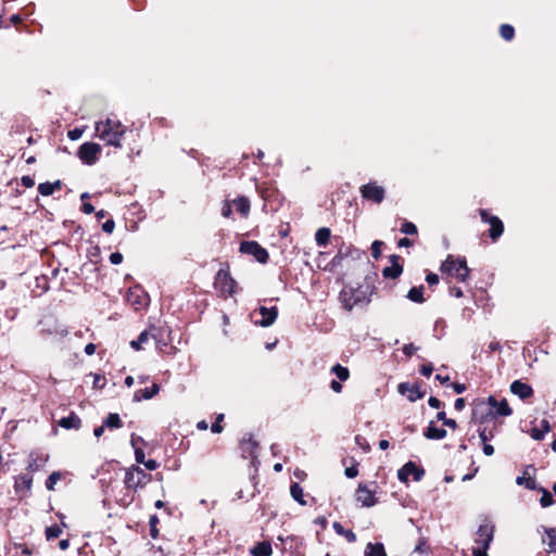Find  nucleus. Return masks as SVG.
<instances>
[{
    "label": "nucleus",
    "instance_id": "f257e3e1",
    "mask_svg": "<svg viewBox=\"0 0 556 556\" xmlns=\"http://www.w3.org/2000/svg\"><path fill=\"white\" fill-rule=\"evenodd\" d=\"M96 136L105 142L108 146L115 148L122 147V138L127 131V127L124 126L118 119L106 117L103 121H99L94 125Z\"/></svg>",
    "mask_w": 556,
    "mask_h": 556
},
{
    "label": "nucleus",
    "instance_id": "f03ea898",
    "mask_svg": "<svg viewBox=\"0 0 556 556\" xmlns=\"http://www.w3.org/2000/svg\"><path fill=\"white\" fill-rule=\"evenodd\" d=\"M441 270L462 282L466 281L469 276V268L464 257L455 258L454 256L448 255L442 263Z\"/></svg>",
    "mask_w": 556,
    "mask_h": 556
},
{
    "label": "nucleus",
    "instance_id": "7ed1b4c3",
    "mask_svg": "<svg viewBox=\"0 0 556 556\" xmlns=\"http://www.w3.org/2000/svg\"><path fill=\"white\" fill-rule=\"evenodd\" d=\"M339 299L346 311H352L356 305L369 302L364 290L352 287L344 288L340 292Z\"/></svg>",
    "mask_w": 556,
    "mask_h": 556
},
{
    "label": "nucleus",
    "instance_id": "20e7f679",
    "mask_svg": "<svg viewBox=\"0 0 556 556\" xmlns=\"http://www.w3.org/2000/svg\"><path fill=\"white\" fill-rule=\"evenodd\" d=\"M214 288L224 298L236 293L237 282L226 269H219L214 279Z\"/></svg>",
    "mask_w": 556,
    "mask_h": 556
},
{
    "label": "nucleus",
    "instance_id": "39448f33",
    "mask_svg": "<svg viewBox=\"0 0 556 556\" xmlns=\"http://www.w3.org/2000/svg\"><path fill=\"white\" fill-rule=\"evenodd\" d=\"M150 479V476L140 467L131 466L126 470L124 477V484L127 490L136 491L139 486L144 485Z\"/></svg>",
    "mask_w": 556,
    "mask_h": 556
},
{
    "label": "nucleus",
    "instance_id": "423d86ee",
    "mask_svg": "<svg viewBox=\"0 0 556 556\" xmlns=\"http://www.w3.org/2000/svg\"><path fill=\"white\" fill-rule=\"evenodd\" d=\"M101 147L94 142L83 143L77 152L79 160L87 165H93L99 160Z\"/></svg>",
    "mask_w": 556,
    "mask_h": 556
},
{
    "label": "nucleus",
    "instance_id": "0eeeda50",
    "mask_svg": "<svg viewBox=\"0 0 556 556\" xmlns=\"http://www.w3.org/2000/svg\"><path fill=\"white\" fill-rule=\"evenodd\" d=\"M240 252L252 255L258 263L265 264L268 261V252L256 241H243L240 244Z\"/></svg>",
    "mask_w": 556,
    "mask_h": 556
},
{
    "label": "nucleus",
    "instance_id": "6e6552de",
    "mask_svg": "<svg viewBox=\"0 0 556 556\" xmlns=\"http://www.w3.org/2000/svg\"><path fill=\"white\" fill-rule=\"evenodd\" d=\"M494 536V526L485 520L476 532L475 543L477 547L489 548Z\"/></svg>",
    "mask_w": 556,
    "mask_h": 556
},
{
    "label": "nucleus",
    "instance_id": "1a4fd4ad",
    "mask_svg": "<svg viewBox=\"0 0 556 556\" xmlns=\"http://www.w3.org/2000/svg\"><path fill=\"white\" fill-rule=\"evenodd\" d=\"M480 216L483 222L489 223L491 226L489 229L490 238L493 241L497 240L504 231L502 220L497 216H491L486 210H480Z\"/></svg>",
    "mask_w": 556,
    "mask_h": 556
},
{
    "label": "nucleus",
    "instance_id": "9d476101",
    "mask_svg": "<svg viewBox=\"0 0 556 556\" xmlns=\"http://www.w3.org/2000/svg\"><path fill=\"white\" fill-rule=\"evenodd\" d=\"M384 189L375 182H369L361 187L362 198L375 203H381L384 199Z\"/></svg>",
    "mask_w": 556,
    "mask_h": 556
},
{
    "label": "nucleus",
    "instance_id": "9b49d317",
    "mask_svg": "<svg viewBox=\"0 0 556 556\" xmlns=\"http://www.w3.org/2000/svg\"><path fill=\"white\" fill-rule=\"evenodd\" d=\"M425 471L422 468L418 467L415 463L408 462L397 471V478L402 482H407L409 477H413L415 481H419Z\"/></svg>",
    "mask_w": 556,
    "mask_h": 556
},
{
    "label": "nucleus",
    "instance_id": "f8f14e48",
    "mask_svg": "<svg viewBox=\"0 0 556 556\" xmlns=\"http://www.w3.org/2000/svg\"><path fill=\"white\" fill-rule=\"evenodd\" d=\"M356 501L361 503L363 507H371L376 505L377 498L375 491L370 490L367 484L359 483L355 493Z\"/></svg>",
    "mask_w": 556,
    "mask_h": 556
},
{
    "label": "nucleus",
    "instance_id": "ddd939ff",
    "mask_svg": "<svg viewBox=\"0 0 556 556\" xmlns=\"http://www.w3.org/2000/svg\"><path fill=\"white\" fill-rule=\"evenodd\" d=\"M488 404L491 407V414L497 416H509L513 413L505 399L498 402L494 396H489Z\"/></svg>",
    "mask_w": 556,
    "mask_h": 556
},
{
    "label": "nucleus",
    "instance_id": "4468645a",
    "mask_svg": "<svg viewBox=\"0 0 556 556\" xmlns=\"http://www.w3.org/2000/svg\"><path fill=\"white\" fill-rule=\"evenodd\" d=\"M49 459V455L42 452H33L29 455L27 469L30 472H36L45 467Z\"/></svg>",
    "mask_w": 556,
    "mask_h": 556
},
{
    "label": "nucleus",
    "instance_id": "2eb2a0df",
    "mask_svg": "<svg viewBox=\"0 0 556 556\" xmlns=\"http://www.w3.org/2000/svg\"><path fill=\"white\" fill-rule=\"evenodd\" d=\"M258 313L262 316V319L256 321V324L262 327H268V326L273 325L278 316V309L276 306H271V307L261 306L258 308Z\"/></svg>",
    "mask_w": 556,
    "mask_h": 556
},
{
    "label": "nucleus",
    "instance_id": "dca6fc26",
    "mask_svg": "<svg viewBox=\"0 0 556 556\" xmlns=\"http://www.w3.org/2000/svg\"><path fill=\"white\" fill-rule=\"evenodd\" d=\"M257 448L258 443L252 437L242 439L240 443L241 454L244 458H256Z\"/></svg>",
    "mask_w": 556,
    "mask_h": 556
},
{
    "label": "nucleus",
    "instance_id": "f3484780",
    "mask_svg": "<svg viewBox=\"0 0 556 556\" xmlns=\"http://www.w3.org/2000/svg\"><path fill=\"white\" fill-rule=\"evenodd\" d=\"M397 390L401 394H406L410 402H415L424 396V393L420 391L418 386L409 384L407 382L400 383Z\"/></svg>",
    "mask_w": 556,
    "mask_h": 556
},
{
    "label": "nucleus",
    "instance_id": "a211bd4d",
    "mask_svg": "<svg viewBox=\"0 0 556 556\" xmlns=\"http://www.w3.org/2000/svg\"><path fill=\"white\" fill-rule=\"evenodd\" d=\"M510 391L513 394L519 396L521 400H526L533 394L532 388L519 380H516L510 386Z\"/></svg>",
    "mask_w": 556,
    "mask_h": 556
},
{
    "label": "nucleus",
    "instance_id": "6ab92c4d",
    "mask_svg": "<svg viewBox=\"0 0 556 556\" xmlns=\"http://www.w3.org/2000/svg\"><path fill=\"white\" fill-rule=\"evenodd\" d=\"M160 392V386L157 383H152L150 388L140 389L135 391L134 393V402H141L143 400H150L154 397Z\"/></svg>",
    "mask_w": 556,
    "mask_h": 556
},
{
    "label": "nucleus",
    "instance_id": "aec40b11",
    "mask_svg": "<svg viewBox=\"0 0 556 556\" xmlns=\"http://www.w3.org/2000/svg\"><path fill=\"white\" fill-rule=\"evenodd\" d=\"M399 258L400 257L397 255L391 256L392 265L382 270L384 278L395 279L402 274L403 267L399 264Z\"/></svg>",
    "mask_w": 556,
    "mask_h": 556
},
{
    "label": "nucleus",
    "instance_id": "412c9836",
    "mask_svg": "<svg viewBox=\"0 0 556 556\" xmlns=\"http://www.w3.org/2000/svg\"><path fill=\"white\" fill-rule=\"evenodd\" d=\"M127 301L136 311H138L147 305V295L138 290H130L127 295Z\"/></svg>",
    "mask_w": 556,
    "mask_h": 556
},
{
    "label": "nucleus",
    "instance_id": "4be33fe9",
    "mask_svg": "<svg viewBox=\"0 0 556 556\" xmlns=\"http://www.w3.org/2000/svg\"><path fill=\"white\" fill-rule=\"evenodd\" d=\"M425 437L430 440H442L446 437V430L435 425V421H430L424 432Z\"/></svg>",
    "mask_w": 556,
    "mask_h": 556
},
{
    "label": "nucleus",
    "instance_id": "5701e85b",
    "mask_svg": "<svg viewBox=\"0 0 556 556\" xmlns=\"http://www.w3.org/2000/svg\"><path fill=\"white\" fill-rule=\"evenodd\" d=\"M59 425L64 429H79L81 420L76 414L71 413L67 417L61 418Z\"/></svg>",
    "mask_w": 556,
    "mask_h": 556
},
{
    "label": "nucleus",
    "instance_id": "b1692460",
    "mask_svg": "<svg viewBox=\"0 0 556 556\" xmlns=\"http://www.w3.org/2000/svg\"><path fill=\"white\" fill-rule=\"evenodd\" d=\"M551 431L549 422L545 419H543L539 426L533 427L530 431L531 438L534 440H542L546 433Z\"/></svg>",
    "mask_w": 556,
    "mask_h": 556
},
{
    "label": "nucleus",
    "instance_id": "393cba45",
    "mask_svg": "<svg viewBox=\"0 0 556 556\" xmlns=\"http://www.w3.org/2000/svg\"><path fill=\"white\" fill-rule=\"evenodd\" d=\"M62 182L60 180H55L54 182H41L38 185V192L42 197H49L54 193L55 190L61 189Z\"/></svg>",
    "mask_w": 556,
    "mask_h": 556
},
{
    "label": "nucleus",
    "instance_id": "a878e982",
    "mask_svg": "<svg viewBox=\"0 0 556 556\" xmlns=\"http://www.w3.org/2000/svg\"><path fill=\"white\" fill-rule=\"evenodd\" d=\"M232 203L236 207V211L239 212L242 216L249 215L251 205L250 200L247 197H238L232 201Z\"/></svg>",
    "mask_w": 556,
    "mask_h": 556
},
{
    "label": "nucleus",
    "instance_id": "bb28decb",
    "mask_svg": "<svg viewBox=\"0 0 556 556\" xmlns=\"http://www.w3.org/2000/svg\"><path fill=\"white\" fill-rule=\"evenodd\" d=\"M273 553V548L269 542L263 541L257 543L252 549V556H270Z\"/></svg>",
    "mask_w": 556,
    "mask_h": 556
},
{
    "label": "nucleus",
    "instance_id": "cd10ccee",
    "mask_svg": "<svg viewBox=\"0 0 556 556\" xmlns=\"http://www.w3.org/2000/svg\"><path fill=\"white\" fill-rule=\"evenodd\" d=\"M33 483V477L30 475H20L15 479V490L18 491H29Z\"/></svg>",
    "mask_w": 556,
    "mask_h": 556
},
{
    "label": "nucleus",
    "instance_id": "c85d7f7f",
    "mask_svg": "<svg viewBox=\"0 0 556 556\" xmlns=\"http://www.w3.org/2000/svg\"><path fill=\"white\" fill-rule=\"evenodd\" d=\"M365 556H387L382 543H368L365 548Z\"/></svg>",
    "mask_w": 556,
    "mask_h": 556
},
{
    "label": "nucleus",
    "instance_id": "c756f323",
    "mask_svg": "<svg viewBox=\"0 0 556 556\" xmlns=\"http://www.w3.org/2000/svg\"><path fill=\"white\" fill-rule=\"evenodd\" d=\"M332 528L337 534L344 536L348 542L353 543L356 541V534L350 529H344L340 522H333Z\"/></svg>",
    "mask_w": 556,
    "mask_h": 556
},
{
    "label": "nucleus",
    "instance_id": "7c9ffc66",
    "mask_svg": "<svg viewBox=\"0 0 556 556\" xmlns=\"http://www.w3.org/2000/svg\"><path fill=\"white\" fill-rule=\"evenodd\" d=\"M331 231L329 228H319L315 233V241L318 247H326L329 242Z\"/></svg>",
    "mask_w": 556,
    "mask_h": 556
},
{
    "label": "nucleus",
    "instance_id": "2f4dec72",
    "mask_svg": "<svg viewBox=\"0 0 556 556\" xmlns=\"http://www.w3.org/2000/svg\"><path fill=\"white\" fill-rule=\"evenodd\" d=\"M103 425L106 427V428H110V429H118V428H122L123 427V421L119 417L118 414L116 413H111L108 415V417L104 419L103 421Z\"/></svg>",
    "mask_w": 556,
    "mask_h": 556
},
{
    "label": "nucleus",
    "instance_id": "473e14b6",
    "mask_svg": "<svg viewBox=\"0 0 556 556\" xmlns=\"http://www.w3.org/2000/svg\"><path fill=\"white\" fill-rule=\"evenodd\" d=\"M290 493L293 500L296 501L300 505H306L303 489L299 483L295 482L291 484Z\"/></svg>",
    "mask_w": 556,
    "mask_h": 556
},
{
    "label": "nucleus",
    "instance_id": "72a5a7b5",
    "mask_svg": "<svg viewBox=\"0 0 556 556\" xmlns=\"http://www.w3.org/2000/svg\"><path fill=\"white\" fill-rule=\"evenodd\" d=\"M407 299L415 303H424V287H413L407 293Z\"/></svg>",
    "mask_w": 556,
    "mask_h": 556
},
{
    "label": "nucleus",
    "instance_id": "f704fd0d",
    "mask_svg": "<svg viewBox=\"0 0 556 556\" xmlns=\"http://www.w3.org/2000/svg\"><path fill=\"white\" fill-rule=\"evenodd\" d=\"M331 372L334 374L340 381H346L350 377L349 369L340 364H336L331 368Z\"/></svg>",
    "mask_w": 556,
    "mask_h": 556
},
{
    "label": "nucleus",
    "instance_id": "c9c22d12",
    "mask_svg": "<svg viewBox=\"0 0 556 556\" xmlns=\"http://www.w3.org/2000/svg\"><path fill=\"white\" fill-rule=\"evenodd\" d=\"M149 332L147 330L142 331L139 337L137 338V340H132L130 342V346L136 350V351H139L142 349L143 344H146L148 341H149Z\"/></svg>",
    "mask_w": 556,
    "mask_h": 556
},
{
    "label": "nucleus",
    "instance_id": "e433bc0d",
    "mask_svg": "<svg viewBox=\"0 0 556 556\" xmlns=\"http://www.w3.org/2000/svg\"><path fill=\"white\" fill-rule=\"evenodd\" d=\"M544 542L547 544L549 552L556 553V529H549L546 531V539Z\"/></svg>",
    "mask_w": 556,
    "mask_h": 556
},
{
    "label": "nucleus",
    "instance_id": "4c0bfd02",
    "mask_svg": "<svg viewBox=\"0 0 556 556\" xmlns=\"http://www.w3.org/2000/svg\"><path fill=\"white\" fill-rule=\"evenodd\" d=\"M500 34H501L503 39L511 40L514 38V35H515V29L509 24H503L501 26V28H500Z\"/></svg>",
    "mask_w": 556,
    "mask_h": 556
},
{
    "label": "nucleus",
    "instance_id": "58836bf2",
    "mask_svg": "<svg viewBox=\"0 0 556 556\" xmlns=\"http://www.w3.org/2000/svg\"><path fill=\"white\" fill-rule=\"evenodd\" d=\"M61 480V473L59 471L52 472L46 480V488L49 491H53L55 484Z\"/></svg>",
    "mask_w": 556,
    "mask_h": 556
},
{
    "label": "nucleus",
    "instance_id": "ea45409f",
    "mask_svg": "<svg viewBox=\"0 0 556 556\" xmlns=\"http://www.w3.org/2000/svg\"><path fill=\"white\" fill-rule=\"evenodd\" d=\"M62 534V529L58 525L50 526L46 529V538L48 541L59 538Z\"/></svg>",
    "mask_w": 556,
    "mask_h": 556
},
{
    "label": "nucleus",
    "instance_id": "a19ab883",
    "mask_svg": "<svg viewBox=\"0 0 556 556\" xmlns=\"http://www.w3.org/2000/svg\"><path fill=\"white\" fill-rule=\"evenodd\" d=\"M540 504L544 508L549 507L554 504V498L549 491L542 489V496L540 498Z\"/></svg>",
    "mask_w": 556,
    "mask_h": 556
},
{
    "label": "nucleus",
    "instance_id": "79ce46f5",
    "mask_svg": "<svg viewBox=\"0 0 556 556\" xmlns=\"http://www.w3.org/2000/svg\"><path fill=\"white\" fill-rule=\"evenodd\" d=\"M516 483L518 485L525 484L527 489L534 490L535 489V480L532 478L517 477Z\"/></svg>",
    "mask_w": 556,
    "mask_h": 556
},
{
    "label": "nucleus",
    "instance_id": "37998d69",
    "mask_svg": "<svg viewBox=\"0 0 556 556\" xmlns=\"http://www.w3.org/2000/svg\"><path fill=\"white\" fill-rule=\"evenodd\" d=\"M401 231L405 235H416L417 227L415 224H413L410 222H405L401 227Z\"/></svg>",
    "mask_w": 556,
    "mask_h": 556
},
{
    "label": "nucleus",
    "instance_id": "c03bdc74",
    "mask_svg": "<svg viewBox=\"0 0 556 556\" xmlns=\"http://www.w3.org/2000/svg\"><path fill=\"white\" fill-rule=\"evenodd\" d=\"M224 419V415L223 414H219L217 417H216V420L215 422H213L212 427H211V430L213 433H220L223 431V427L220 425V422L223 421Z\"/></svg>",
    "mask_w": 556,
    "mask_h": 556
},
{
    "label": "nucleus",
    "instance_id": "a18cd8bd",
    "mask_svg": "<svg viewBox=\"0 0 556 556\" xmlns=\"http://www.w3.org/2000/svg\"><path fill=\"white\" fill-rule=\"evenodd\" d=\"M381 245H382V242L380 241H374L372 244H371V254L375 258H378L380 256V253H381Z\"/></svg>",
    "mask_w": 556,
    "mask_h": 556
},
{
    "label": "nucleus",
    "instance_id": "49530a36",
    "mask_svg": "<svg viewBox=\"0 0 556 556\" xmlns=\"http://www.w3.org/2000/svg\"><path fill=\"white\" fill-rule=\"evenodd\" d=\"M115 228V222L113 219H108L102 225V230L106 233H112Z\"/></svg>",
    "mask_w": 556,
    "mask_h": 556
},
{
    "label": "nucleus",
    "instance_id": "de8ad7c7",
    "mask_svg": "<svg viewBox=\"0 0 556 556\" xmlns=\"http://www.w3.org/2000/svg\"><path fill=\"white\" fill-rule=\"evenodd\" d=\"M402 350L406 356L410 357L412 355H414L416 353L417 348L413 343H408V344H405Z\"/></svg>",
    "mask_w": 556,
    "mask_h": 556
},
{
    "label": "nucleus",
    "instance_id": "09e8293b",
    "mask_svg": "<svg viewBox=\"0 0 556 556\" xmlns=\"http://www.w3.org/2000/svg\"><path fill=\"white\" fill-rule=\"evenodd\" d=\"M355 442L358 446H361L365 452H368L369 451V444L367 443V441L365 440V438H363L362 435H356L355 437Z\"/></svg>",
    "mask_w": 556,
    "mask_h": 556
},
{
    "label": "nucleus",
    "instance_id": "8fccbe9b",
    "mask_svg": "<svg viewBox=\"0 0 556 556\" xmlns=\"http://www.w3.org/2000/svg\"><path fill=\"white\" fill-rule=\"evenodd\" d=\"M157 521H159L157 516L153 515V516L150 517L149 523H150V527H151V535L153 538H156V535H157V530L155 528V525L157 523Z\"/></svg>",
    "mask_w": 556,
    "mask_h": 556
},
{
    "label": "nucleus",
    "instance_id": "3c124183",
    "mask_svg": "<svg viewBox=\"0 0 556 556\" xmlns=\"http://www.w3.org/2000/svg\"><path fill=\"white\" fill-rule=\"evenodd\" d=\"M344 473L350 479L355 478L358 475L357 465L345 468Z\"/></svg>",
    "mask_w": 556,
    "mask_h": 556
},
{
    "label": "nucleus",
    "instance_id": "603ef678",
    "mask_svg": "<svg viewBox=\"0 0 556 556\" xmlns=\"http://www.w3.org/2000/svg\"><path fill=\"white\" fill-rule=\"evenodd\" d=\"M110 262L114 265H118L123 262V255L119 252H114L110 255Z\"/></svg>",
    "mask_w": 556,
    "mask_h": 556
},
{
    "label": "nucleus",
    "instance_id": "864d4df0",
    "mask_svg": "<svg viewBox=\"0 0 556 556\" xmlns=\"http://www.w3.org/2000/svg\"><path fill=\"white\" fill-rule=\"evenodd\" d=\"M479 438L482 441V443H488V441L492 438L491 431L488 432L486 429L479 430Z\"/></svg>",
    "mask_w": 556,
    "mask_h": 556
},
{
    "label": "nucleus",
    "instance_id": "5fc2aeb1",
    "mask_svg": "<svg viewBox=\"0 0 556 556\" xmlns=\"http://www.w3.org/2000/svg\"><path fill=\"white\" fill-rule=\"evenodd\" d=\"M83 135V130L75 128L68 131L67 136L71 140H78Z\"/></svg>",
    "mask_w": 556,
    "mask_h": 556
},
{
    "label": "nucleus",
    "instance_id": "6e6d98bb",
    "mask_svg": "<svg viewBox=\"0 0 556 556\" xmlns=\"http://www.w3.org/2000/svg\"><path fill=\"white\" fill-rule=\"evenodd\" d=\"M426 281L430 286H434L439 283V276L437 274L430 273L426 277Z\"/></svg>",
    "mask_w": 556,
    "mask_h": 556
},
{
    "label": "nucleus",
    "instance_id": "4d7b16f0",
    "mask_svg": "<svg viewBox=\"0 0 556 556\" xmlns=\"http://www.w3.org/2000/svg\"><path fill=\"white\" fill-rule=\"evenodd\" d=\"M433 371V367L431 364L422 365L420 368V374L425 377H430Z\"/></svg>",
    "mask_w": 556,
    "mask_h": 556
},
{
    "label": "nucleus",
    "instance_id": "13d9d810",
    "mask_svg": "<svg viewBox=\"0 0 556 556\" xmlns=\"http://www.w3.org/2000/svg\"><path fill=\"white\" fill-rule=\"evenodd\" d=\"M22 185L26 188H31L35 186V180L30 176H23L22 177Z\"/></svg>",
    "mask_w": 556,
    "mask_h": 556
},
{
    "label": "nucleus",
    "instance_id": "bf43d9fd",
    "mask_svg": "<svg viewBox=\"0 0 556 556\" xmlns=\"http://www.w3.org/2000/svg\"><path fill=\"white\" fill-rule=\"evenodd\" d=\"M428 404L432 408H440L442 406V402L438 397H434V396L429 397Z\"/></svg>",
    "mask_w": 556,
    "mask_h": 556
},
{
    "label": "nucleus",
    "instance_id": "052dcab7",
    "mask_svg": "<svg viewBox=\"0 0 556 556\" xmlns=\"http://www.w3.org/2000/svg\"><path fill=\"white\" fill-rule=\"evenodd\" d=\"M488 549L489 548L473 546L472 547V556H488V553H486Z\"/></svg>",
    "mask_w": 556,
    "mask_h": 556
},
{
    "label": "nucleus",
    "instance_id": "680f3d73",
    "mask_svg": "<svg viewBox=\"0 0 556 556\" xmlns=\"http://www.w3.org/2000/svg\"><path fill=\"white\" fill-rule=\"evenodd\" d=\"M143 465L148 470H155L159 467V463L155 459H148Z\"/></svg>",
    "mask_w": 556,
    "mask_h": 556
},
{
    "label": "nucleus",
    "instance_id": "e2e57ef3",
    "mask_svg": "<svg viewBox=\"0 0 556 556\" xmlns=\"http://www.w3.org/2000/svg\"><path fill=\"white\" fill-rule=\"evenodd\" d=\"M452 388L457 394H462L466 391V386L464 383H452Z\"/></svg>",
    "mask_w": 556,
    "mask_h": 556
},
{
    "label": "nucleus",
    "instance_id": "0e129e2a",
    "mask_svg": "<svg viewBox=\"0 0 556 556\" xmlns=\"http://www.w3.org/2000/svg\"><path fill=\"white\" fill-rule=\"evenodd\" d=\"M231 205L229 202H226L225 205L222 208V215L226 218H229L231 215Z\"/></svg>",
    "mask_w": 556,
    "mask_h": 556
},
{
    "label": "nucleus",
    "instance_id": "69168bd1",
    "mask_svg": "<svg viewBox=\"0 0 556 556\" xmlns=\"http://www.w3.org/2000/svg\"><path fill=\"white\" fill-rule=\"evenodd\" d=\"M465 400L463 397H457L454 403V408L458 412L463 410L465 407Z\"/></svg>",
    "mask_w": 556,
    "mask_h": 556
},
{
    "label": "nucleus",
    "instance_id": "338daca9",
    "mask_svg": "<svg viewBox=\"0 0 556 556\" xmlns=\"http://www.w3.org/2000/svg\"><path fill=\"white\" fill-rule=\"evenodd\" d=\"M450 294L455 296V298H462L463 296V291L459 287H451L450 288Z\"/></svg>",
    "mask_w": 556,
    "mask_h": 556
},
{
    "label": "nucleus",
    "instance_id": "774afa93",
    "mask_svg": "<svg viewBox=\"0 0 556 556\" xmlns=\"http://www.w3.org/2000/svg\"><path fill=\"white\" fill-rule=\"evenodd\" d=\"M330 388L332 389V391H334L336 393H340L342 391V384L341 382L337 381V380H332L331 383H330Z\"/></svg>",
    "mask_w": 556,
    "mask_h": 556
}]
</instances>
